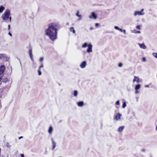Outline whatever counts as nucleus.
<instances>
[{
	"label": "nucleus",
	"instance_id": "obj_18",
	"mask_svg": "<svg viewBox=\"0 0 157 157\" xmlns=\"http://www.w3.org/2000/svg\"><path fill=\"white\" fill-rule=\"evenodd\" d=\"M4 10L5 8L3 6H1L0 7V13H2Z\"/></svg>",
	"mask_w": 157,
	"mask_h": 157
},
{
	"label": "nucleus",
	"instance_id": "obj_26",
	"mask_svg": "<svg viewBox=\"0 0 157 157\" xmlns=\"http://www.w3.org/2000/svg\"><path fill=\"white\" fill-rule=\"evenodd\" d=\"M152 55L155 57L157 58V53H153Z\"/></svg>",
	"mask_w": 157,
	"mask_h": 157
},
{
	"label": "nucleus",
	"instance_id": "obj_35",
	"mask_svg": "<svg viewBox=\"0 0 157 157\" xmlns=\"http://www.w3.org/2000/svg\"><path fill=\"white\" fill-rule=\"evenodd\" d=\"M43 64L39 67V68L41 69V68L43 67Z\"/></svg>",
	"mask_w": 157,
	"mask_h": 157
},
{
	"label": "nucleus",
	"instance_id": "obj_24",
	"mask_svg": "<svg viewBox=\"0 0 157 157\" xmlns=\"http://www.w3.org/2000/svg\"><path fill=\"white\" fill-rule=\"evenodd\" d=\"M6 146L7 147L10 148L11 147V145L9 144L8 142H7L6 144Z\"/></svg>",
	"mask_w": 157,
	"mask_h": 157
},
{
	"label": "nucleus",
	"instance_id": "obj_7",
	"mask_svg": "<svg viewBox=\"0 0 157 157\" xmlns=\"http://www.w3.org/2000/svg\"><path fill=\"white\" fill-rule=\"evenodd\" d=\"M89 17L91 18H93L94 19H96L97 18V16L96 15L95 13L93 12L91 13V15L89 16Z\"/></svg>",
	"mask_w": 157,
	"mask_h": 157
},
{
	"label": "nucleus",
	"instance_id": "obj_5",
	"mask_svg": "<svg viewBox=\"0 0 157 157\" xmlns=\"http://www.w3.org/2000/svg\"><path fill=\"white\" fill-rule=\"evenodd\" d=\"M29 53L31 60L32 61H33L34 60L33 58V55L32 54V49L31 47L29 49Z\"/></svg>",
	"mask_w": 157,
	"mask_h": 157
},
{
	"label": "nucleus",
	"instance_id": "obj_53",
	"mask_svg": "<svg viewBox=\"0 0 157 157\" xmlns=\"http://www.w3.org/2000/svg\"><path fill=\"white\" fill-rule=\"evenodd\" d=\"M2 80V79L0 77V82Z\"/></svg>",
	"mask_w": 157,
	"mask_h": 157
},
{
	"label": "nucleus",
	"instance_id": "obj_10",
	"mask_svg": "<svg viewBox=\"0 0 157 157\" xmlns=\"http://www.w3.org/2000/svg\"><path fill=\"white\" fill-rule=\"evenodd\" d=\"M144 13H142L140 11H136L134 13V15L135 16H136V15H143L144 14Z\"/></svg>",
	"mask_w": 157,
	"mask_h": 157
},
{
	"label": "nucleus",
	"instance_id": "obj_50",
	"mask_svg": "<svg viewBox=\"0 0 157 157\" xmlns=\"http://www.w3.org/2000/svg\"><path fill=\"white\" fill-rule=\"evenodd\" d=\"M144 9H141V10L140 12H142L143 11H144Z\"/></svg>",
	"mask_w": 157,
	"mask_h": 157
},
{
	"label": "nucleus",
	"instance_id": "obj_42",
	"mask_svg": "<svg viewBox=\"0 0 157 157\" xmlns=\"http://www.w3.org/2000/svg\"><path fill=\"white\" fill-rule=\"evenodd\" d=\"M1 149L0 148V157H3V156H2L1 155Z\"/></svg>",
	"mask_w": 157,
	"mask_h": 157
},
{
	"label": "nucleus",
	"instance_id": "obj_22",
	"mask_svg": "<svg viewBox=\"0 0 157 157\" xmlns=\"http://www.w3.org/2000/svg\"><path fill=\"white\" fill-rule=\"evenodd\" d=\"M134 77L135 78H136V82H137V83H139L140 82V79H139V78L137 77H136V76H134Z\"/></svg>",
	"mask_w": 157,
	"mask_h": 157
},
{
	"label": "nucleus",
	"instance_id": "obj_49",
	"mask_svg": "<svg viewBox=\"0 0 157 157\" xmlns=\"http://www.w3.org/2000/svg\"><path fill=\"white\" fill-rule=\"evenodd\" d=\"M90 30H92V29H93V28L92 27H90Z\"/></svg>",
	"mask_w": 157,
	"mask_h": 157
},
{
	"label": "nucleus",
	"instance_id": "obj_15",
	"mask_svg": "<svg viewBox=\"0 0 157 157\" xmlns=\"http://www.w3.org/2000/svg\"><path fill=\"white\" fill-rule=\"evenodd\" d=\"M124 126H122L119 127L117 130V131L118 132H120L122 131L124 129Z\"/></svg>",
	"mask_w": 157,
	"mask_h": 157
},
{
	"label": "nucleus",
	"instance_id": "obj_36",
	"mask_svg": "<svg viewBox=\"0 0 157 157\" xmlns=\"http://www.w3.org/2000/svg\"><path fill=\"white\" fill-rule=\"evenodd\" d=\"M9 21L10 22H11V17L9 16Z\"/></svg>",
	"mask_w": 157,
	"mask_h": 157
},
{
	"label": "nucleus",
	"instance_id": "obj_31",
	"mask_svg": "<svg viewBox=\"0 0 157 157\" xmlns=\"http://www.w3.org/2000/svg\"><path fill=\"white\" fill-rule=\"evenodd\" d=\"M142 61H143L145 62L146 61V59L145 58V57H143L142 59Z\"/></svg>",
	"mask_w": 157,
	"mask_h": 157
},
{
	"label": "nucleus",
	"instance_id": "obj_33",
	"mask_svg": "<svg viewBox=\"0 0 157 157\" xmlns=\"http://www.w3.org/2000/svg\"><path fill=\"white\" fill-rule=\"evenodd\" d=\"M99 25V24L98 23H96L95 24V26L96 27H98Z\"/></svg>",
	"mask_w": 157,
	"mask_h": 157
},
{
	"label": "nucleus",
	"instance_id": "obj_14",
	"mask_svg": "<svg viewBox=\"0 0 157 157\" xmlns=\"http://www.w3.org/2000/svg\"><path fill=\"white\" fill-rule=\"evenodd\" d=\"M140 87L141 86L140 84H138L137 85H136L135 88V90H137L140 89Z\"/></svg>",
	"mask_w": 157,
	"mask_h": 157
},
{
	"label": "nucleus",
	"instance_id": "obj_51",
	"mask_svg": "<svg viewBox=\"0 0 157 157\" xmlns=\"http://www.w3.org/2000/svg\"><path fill=\"white\" fill-rule=\"evenodd\" d=\"M156 130L157 131V126L156 127Z\"/></svg>",
	"mask_w": 157,
	"mask_h": 157
},
{
	"label": "nucleus",
	"instance_id": "obj_4",
	"mask_svg": "<svg viewBox=\"0 0 157 157\" xmlns=\"http://www.w3.org/2000/svg\"><path fill=\"white\" fill-rule=\"evenodd\" d=\"M8 59V57L5 54H0V60L2 61H6Z\"/></svg>",
	"mask_w": 157,
	"mask_h": 157
},
{
	"label": "nucleus",
	"instance_id": "obj_20",
	"mask_svg": "<svg viewBox=\"0 0 157 157\" xmlns=\"http://www.w3.org/2000/svg\"><path fill=\"white\" fill-rule=\"evenodd\" d=\"M78 91L76 90H75L74 92V95L75 96H76L78 94Z\"/></svg>",
	"mask_w": 157,
	"mask_h": 157
},
{
	"label": "nucleus",
	"instance_id": "obj_12",
	"mask_svg": "<svg viewBox=\"0 0 157 157\" xmlns=\"http://www.w3.org/2000/svg\"><path fill=\"white\" fill-rule=\"evenodd\" d=\"M138 44L141 48H143V49H145L146 48V46L144 44V43L142 44Z\"/></svg>",
	"mask_w": 157,
	"mask_h": 157
},
{
	"label": "nucleus",
	"instance_id": "obj_17",
	"mask_svg": "<svg viewBox=\"0 0 157 157\" xmlns=\"http://www.w3.org/2000/svg\"><path fill=\"white\" fill-rule=\"evenodd\" d=\"M53 131V128L52 126H50L49 127L48 130V132L49 133H51L52 131Z\"/></svg>",
	"mask_w": 157,
	"mask_h": 157
},
{
	"label": "nucleus",
	"instance_id": "obj_8",
	"mask_svg": "<svg viewBox=\"0 0 157 157\" xmlns=\"http://www.w3.org/2000/svg\"><path fill=\"white\" fill-rule=\"evenodd\" d=\"M86 61L82 62L80 65V67L82 68H84L86 65Z\"/></svg>",
	"mask_w": 157,
	"mask_h": 157
},
{
	"label": "nucleus",
	"instance_id": "obj_27",
	"mask_svg": "<svg viewBox=\"0 0 157 157\" xmlns=\"http://www.w3.org/2000/svg\"><path fill=\"white\" fill-rule=\"evenodd\" d=\"M122 66H123V64L121 63H119L118 64V66L119 67H121Z\"/></svg>",
	"mask_w": 157,
	"mask_h": 157
},
{
	"label": "nucleus",
	"instance_id": "obj_54",
	"mask_svg": "<svg viewBox=\"0 0 157 157\" xmlns=\"http://www.w3.org/2000/svg\"><path fill=\"white\" fill-rule=\"evenodd\" d=\"M1 107H2V106L1 105V104H0V108H1Z\"/></svg>",
	"mask_w": 157,
	"mask_h": 157
},
{
	"label": "nucleus",
	"instance_id": "obj_56",
	"mask_svg": "<svg viewBox=\"0 0 157 157\" xmlns=\"http://www.w3.org/2000/svg\"><path fill=\"white\" fill-rule=\"evenodd\" d=\"M151 157H152V156H151Z\"/></svg>",
	"mask_w": 157,
	"mask_h": 157
},
{
	"label": "nucleus",
	"instance_id": "obj_29",
	"mask_svg": "<svg viewBox=\"0 0 157 157\" xmlns=\"http://www.w3.org/2000/svg\"><path fill=\"white\" fill-rule=\"evenodd\" d=\"M116 104L117 105H119L120 104V101H119V100L117 101L116 102Z\"/></svg>",
	"mask_w": 157,
	"mask_h": 157
},
{
	"label": "nucleus",
	"instance_id": "obj_9",
	"mask_svg": "<svg viewBox=\"0 0 157 157\" xmlns=\"http://www.w3.org/2000/svg\"><path fill=\"white\" fill-rule=\"evenodd\" d=\"M51 140L52 141V150H53L56 147V143L54 142L52 138L51 139Z\"/></svg>",
	"mask_w": 157,
	"mask_h": 157
},
{
	"label": "nucleus",
	"instance_id": "obj_25",
	"mask_svg": "<svg viewBox=\"0 0 157 157\" xmlns=\"http://www.w3.org/2000/svg\"><path fill=\"white\" fill-rule=\"evenodd\" d=\"M79 11H77V12L76 14V16H77L78 17H81V15H79Z\"/></svg>",
	"mask_w": 157,
	"mask_h": 157
},
{
	"label": "nucleus",
	"instance_id": "obj_41",
	"mask_svg": "<svg viewBox=\"0 0 157 157\" xmlns=\"http://www.w3.org/2000/svg\"><path fill=\"white\" fill-rule=\"evenodd\" d=\"M136 78H135V77H134V79H133V82H135L136 81Z\"/></svg>",
	"mask_w": 157,
	"mask_h": 157
},
{
	"label": "nucleus",
	"instance_id": "obj_16",
	"mask_svg": "<svg viewBox=\"0 0 157 157\" xmlns=\"http://www.w3.org/2000/svg\"><path fill=\"white\" fill-rule=\"evenodd\" d=\"M70 31L71 32H72L73 34L75 33V31L73 27H71L70 28Z\"/></svg>",
	"mask_w": 157,
	"mask_h": 157
},
{
	"label": "nucleus",
	"instance_id": "obj_55",
	"mask_svg": "<svg viewBox=\"0 0 157 157\" xmlns=\"http://www.w3.org/2000/svg\"><path fill=\"white\" fill-rule=\"evenodd\" d=\"M61 121V120H60L59 121V123Z\"/></svg>",
	"mask_w": 157,
	"mask_h": 157
},
{
	"label": "nucleus",
	"instance_id": "obj_2",
	"mask_svg": "<svg viewBox=\"0 0 157 157\" xmlns=\"http://www.w3.org/2000/svg\"><path fill=\"white\" fill-rule=\"evenodd\" d=\"M10 15V11L9 10L7 9L6 10L4 13L2 14V20L6 21L7 20L9 17V16Z\"/></svg>",
	"mask_w": 157,
	"mask_h": 157
},
{
	"label": "nucleus",
	"instance_id": "obj_40",
	"mask_svg": "<svg viewBox=\"0 0 157 157\" xmlns=\"http://www.w3.org/2000/svg\"><path fill=\"white\" fill-rule=\"evenodd\" d=\"M123 32L124 33V34H126V31L125 30H123Z\"/></svg>",
	"mask_w": 157,
	"mask_h": 157
},
{
	"label": "nucleus",
	"instance_id": "obj_52",
	"mask_svg": "<svg viewBox=\"0 0 157 157\" xmlns=\"http://www.w3.org/2000/svg\"><path fill=\"white\" fill-rule=\"evenodd\" d=\"M67 25H69V23H67Z\"/></svg>",
	"mask_w": 157,
	"mask_h": 157
},
{
	"label": "nucleus",
	"instance_id": "obj_19",
	"mask_svg": "<svg viewBox=\"0 0 157 157\" xmlns=\"http://www.w3.org/2000/svg\"><path fill=\"white\" fill-rule=\"evenodd\" d=\"M88 44H87L86 43H85L82 45V47L83 48H86L87 46H88Z\"/></svg>",
	"mask_w": 157,
	"mask_h": 157
},
{
	"label": "nucleus",
	"instance_id": "obj_28",
	"mask_svg": "<svg viewBox=\"0 0 157 157\" xmlns=\"http://www.w3.org/2000/svg\"><path fill=\"white\" fill-rule=\"evenodd\" d=\"M136 28L138 30H140V26L139 25H138L136 26Z\"/></svg>",
	"mask_w": 157,
	"mask_h": 157
},
{
	"label": "nucleus",
	"instance_id": "obj_43",
	"mask_svg": "<svg viewBox=\"0 0 157 157\" xmlns=\"http://www.w3.org/2000/svg\"><path fill=\"white\" fill-rule=\"evenodd\" d=\"M136 33H141V32L140 31H137Z\"/></svg>",
	"mask_w": 157,
	"mask_h": 157
},
{
	"label": "nucleus",
	"instance_id": "obj_45",
	"mask_svg": "<svg viewBox=\"0 0 157 157\" xmlns=\"http://www.w3.org/2000/svg\"><path fill=\"white\" fill-rule=\"evenodd\" d=\"M23 138V136H21L19 138V139H21V138Z\"/></svg>",
	"mask_w": 157,
	"mask_h": 157
},
{
	"label": "nucleus",
	"instance_id": "obj_30",
	"mask_svg": "<svg viewBox=\"0 0 157 157\" xmlns=\"http://www.w3.org/2000/svg\"><path fill=\"white\" fill-rule=\"evenodd\" d=\"M114 28L118 30H119V28L118 26H115L114 27Z\"/></svg>",
	"mask_w": 157,
	"mask_h": 157
},
{
	"label": "nucleus",
	"instance_id": "obj_21",
	"mask_svg": "<svg viewBox=\"0 0 157 157\" xmlns=\"http://www.w3.org/2000/svg\"><path fill=\"white\" fill-rule=\"evenodd\" d=\"M38 75L39 76H40L42 74V73L41 71H40V69L39 68V69L38 70Z\"/></svg>",
	"mask_w": 157,
	"mask_h": 157
},
{
	"label": "nucleus",
	"instance_id": "obj_32",
	"mask_svg": "<svg viewBox=\"0 0 157 157\" xmlns=\"http://www.w3.org/2000/svg\"><path fill=\"white\" fill-rule=\"evenodd\" d=\"M43 59H44V58H43V57H41V58H40V61H42L43 60Z\"/></svg>",
	"mask_w": 157,
	"mask_h": 157
},
{
	"label": "nucleus",
	"instance_id": "obj_13",
	"mask_svg": "<svg viewBox=\"0 0 157 157\" xmlns=\"http://www.w3.org/2000/svg\"><path fill=\"white\" fill-rule=\"evenodd\" d=\"M121 114L118 113L117 114L116 116V119L117 120H120L121 119Z\"/></svg>",
	"mask_w": 157,
	"mask_h": 157
},
{
	"label": "nucleus",
	"instance_id": "obj_23",
	"mask_svg": "<svg viewBox=\"0 0 157 157\" xmlns=\"http://www.w3.org/2000/svg\"><path fill=\"white\" fill-rule=\"evenodd\" d=\"M126 106V104L125 102L123 103L122 107L123 108H124Z\"/></svg>",
	"mask_w": 157,
	"mask_h": 157
},
{
	"label": "nucleus",
	"instance_id": "obj_38",
	"mask_svg": "<svg viewBox=\"0 0 157 157\" xmlns=\"http://www.w3.org/2000/svg\"><path fill=\"white\" fill-rule=\"evenodd\" d=\"M20 155L21 157H25L24 155L23 154H21Z\"/></svg>",
	"mask_w": 157,
	"mask_h": 157
},
{
	"label": "nucleus",
	"instance_id": "obj_11",
	"mask_svg": "<svg viewBox=\"0 0 157 157\" xmlns=\"http://www.w3.org/2000/svg\"><path fill=\"white\" fill-rule=\"evenodd\" d=\"M84 103L83 101H80L77 103V105L79 107H82L84 105Z\"/></svg>",
	"mask_w": 157,
	"mask_h": 157
},
{
	"label": "nucleus",
	"instance_id": "obj_37",
	"mask_svg": "<svg viewBox=\"0 0 157 157\" xmlns=\"http://www.w3.org/2000/svg\"><path fill=\"white\" fill-rule=\"evenodd\" d=\"M119 30L121 32H122L123 31V30H122V29L119 28Z\"/></svg>",
	"mask_w": 157,
	"mask_h": 157
},
{
	"label": "nucleus",
	"instance_id": "obj_34",
	"mask_svg": "<svg viewBox=\"0 0 157 157\" xmlns=\"http://www.w3.org/2000/svg\"><path fill=\"white\" fill-rule=\"evenodd\" d=\"M10 25H8V30H9L10 29Z\"/></svg>",
	"mask_w": 157,
	"mask_h": 157
},
{
	"label": "nucleus",
	"instance_id": "obj_39",
	"mask_svg": "<svg viewBox=\"0 0 157 157\" xmlns=\"http://www.w3.org/2000/svg\"><path fill=\"white\" fill-rule=\"evenodd\" d=\"M8 35H9L10 36H12V34H11L10 33V32H9V33H8Z\"/></svg>",
	"mask_w": 157,
	"mask_h": 157
},
{
	"label": "nucleus",
	"instance_id": "obj_3",
	"mask_svg": "<svg viewBox=\"0 0 157 157\" xmlns=\"http://www.w3.org/2000/svg\"><path fill=\"white\" fill-rule=\"evenodd\" d=\"M5 69V67L4 65H2L0 67V77L2 79L4 75V72Z\"/></svg>",
	"mask_w": 157,
	"mask_h": 157
},
{
	"label": "nucleus",
	"instance_id": "obj_46",
	"mask_svg": "<svg viewBox=\"0 0 157 157\" xmlns=\"http://www.w3.org/2000/svg\"><path fill=\"white\" fill-rule=\"evenodd\" d=\"M135 93L136 94H137L138 93V91H137V90H136Z\"/></svg>",
	"mask_w": 157,
	"mask_h": 157
},
{
	"label": "nucleus",
	"instance_id": "obj_44",
	"mask_svg": "<svg viewBox=\"0 0 157 157\" xmlns=\"http://www.w3.org/2000/svg\"><path fill=\"white\" fill-rule=\"evenodd\" d=\"M149 86L148 85H146L145 86V87H148Z\"/></svg>",
	"mask_w": 157,
	"mask_h": 157
},
{
	"label": "nucleus",
	"instance_id": "obj_48",
	"mask_svg": "<svg viewBox=\"0 0 157 157\" xmlns=\"http://www.w3.org/2000/svg\"><path fill=\"white\" fill-rule=\"evenodd\" d=\"M81 17H79V18L78 19V20L79 21V20H81Z\"/></svg>",
	"mask_w": 157,
	"mask_h": 157
},
{
	"label": "nucleus",
	"instance_id": "obj_6",
	"mask_svg": "<svg viewBox=\"0 0 157 157\" xmlns=\"http://www.w3.org/2000/svg\"><path fill=\"white\" fill-rule=\"evenodd\" d=\"M92 45L91 44H89L88 45V48L87 50V52L90 53L92 52Z\"/></svg>",
	"mask_w": 157,
	"mask_h": 157
},
{
	"label": "nucleus",
	"instance_id": "obj_1",
	"mask_svg": "<svg viewBox=\"0 0 157 157\" xmlns=\"http://www.w3.org/2000/svg\"><path fill=\"white\" fill-rule=\"evenodd\" d=\"M58 24L51 23L48 25V28L45 31V34L52 40L54 41L57 38V28Z\"/></svg>",
	"mask_w": 157,
	"mask_h": 157
},
{
	"label": "nucleus",
	"instance_id": "obj_47",
	"mask_svg": "<svg viewBox=\"0 0 157 157\" xmlns=\"http://www.w3.org/2000/svg\"><path fill=\"white\" fill-rule=\"evenodd\" d=\"M142 151L144 152L145 151V149H143L142 150Z\"/></svg>",
	"mask_w": 157,
	"mask_h": 157
}]
</instances>
